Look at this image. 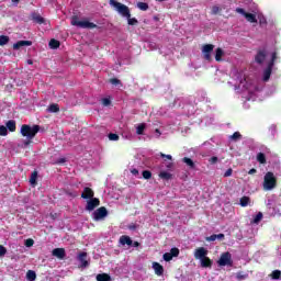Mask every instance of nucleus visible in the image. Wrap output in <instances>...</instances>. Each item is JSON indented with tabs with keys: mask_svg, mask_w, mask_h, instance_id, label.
Instances as JSON below:
<instances>
[{
	"mask_svg": "<svg viewBox=\"0 0 281 281\" xmlns=\"http://www.w3.org/2000/svg\"><path fill=\"white\" fill-rule=\"evenodd\" d=\"M41 131V125H27L23 124L21 126L20 133L22 137H26V139L23 142V148H27L30 144H32V139L38 135V132Z\"/></svg>",
	"mask_w": 281,
	"mask_h": 281,
	"instance_id": "f257e3e1",
	"label": "nucleus"
},
{
	"mask_svg": "<svg viewBox=\"0 0 281 281\" xmlns=\"http://www.w3.org/2000/svg\"><path fill=\"white\" fill-rule=\"evenodd\" d=\"M278 187V178L272 171H268L263 177L262 188L266 192L274 190Z\"/></svg>",
	"mask_w": 281,
	"mask_h": 281,
	"instance_id": "f03ea898",
	"label": "nucleus"
},
{
	"mask_svg": "<svg viewBox=\"0 0 281 281\" xmlns=\"http://www.w3.org/2000/svg\"><path fill=\"white\" fill-rule=\"evenodd\" d=\"M110 5L115 8L116 12H119V14H122L125 19H128L131 16V9H128L126 4H122V2H117L115 0H110Z\"/></svg>",
	"mask_w": 281,
	"mask_h": 281,
	"instance_id": "7ed1b4c3",
	"label": "nucleus"
},
{
	"mask_svg": "<svg viewBox=\"0 0 281 281\" xmlns=\"http://www.w3.org/2000/svg\"><path fill=\"white\" fill-rule=\"evenodd\" d=\"M71 25L82 27L83 30H95V27H98L95 23L89 21H80L76 15L71 18Z\"/></svg>",
	"mask_w": 281,
	"mask_h": 281,
	"instance_id": "20e7f679",
	"label": "nucleus"
},
{
	"mask_svg": "<svg viewBox=\"0 0 281 281\" xmlns=\"http://www.w3.org/2000/svg\"><path fill=\"white\" fill-rule=\"evenodd\" d=\"M220 267H233L234 260L232 259V254L229 251L223 252L217 260Z\"/></svg>",
	"mask_w": 281,
	"mask_h": 281,
	"instance_id": "39448f33",
	"label": "nucleus"
},
{
	"mask_svg": "<svg viewBox=\"0 0 281 281\" xmlns=\"http://www.w3.org/2000/svg\"><path fill=\"white\" fill-rule=\"evenodd\" d=\"M106 216H109V211L104 206L97 209L92 213L93 221H104V218H106Z\"/></svg>",
	"mask_w": 281,
	"mask_h": 281,
	"instance_id": "423d86ee",
	"label": "nucleus"
},
{
	"mask_svg": "<svg viewBox=\"0 0 281 281\" xmlns=\"http://www.w3.org/2000/svg\"><path fill=\"white\" fill-rule=\"evenodd\" d=\"M212 52H214V44H205V45H203L202 54H203L204 60H207L209 63H211V60H212Z\"/></svg>",
	"mask_w": 281,
	"mask_h": 281,
	"instance_id": "0eeeda50",
	"label": "nucleus"
},
{
	"mask_svg": "<svg viewBox=\"0 0 281 281\" xmlns=\"http://www.w3.org/2000/svg\"><path fill=\"white\" fill-rule=\"evenodd\" d=\"M235 12H237V14H241L243 16H245L248 23H258V19H256V14L247 13L243 8H237Z\"/></svg>",
	"mask_w": 281,
	"mask_h": 281,
	"instance_id": "6e6552de",
	"label": "nucleus"
},
{
	"mask_svg": "<svg viewBox=\"0 0 281 281\" xmlns=\"http://www.w3.org/2000/svg\"><path fill=\"white\" fill-rule=\"evenodd\" d=\"M95 207H100V199L90 198V200L87 201V205H86L87 212H93Z\"/></svg>",
	"mask_w": 281,
	"mask_h": 281,
	"instance_id": "1a4fd4ad",
	"label": "nucleus"
},
{
	"mask_svg": "<svg viewBox=\"0 0 281 281\" xmlns=\"http://www.w3.org/2000/svg\"><path fill=\"white\" fill-rule=\"evenodd\" d=\"M207 257V249L205 247H199L194 251V258L195 260H203Z\"/></svg>",
	"mask_w": 281,
	"mask_h": 281,
	"instance_id": "9d476101",
	"label": "nucleus"
},
{
	"mask_svg": "<svg viewBox=\"0 0 281 281\" xmlns=\"http://www.w3.org/2000/svg\"><path fill=\"white\" fill-rule=\"evenodd\" d=\"M93 196H95V192H93V189L89 187L83 188V191L81 193V199L90 200V199H93Z\"/></svg>",
	"mask_w": 281,
	"mask_h": 281,
	"instance_id": "9b49d317",
	"label": "nucleus"
},
{
	"mask_svg": "<svg viewBox=\"0 0 281 281\" xmlns=\"http://www.w3.org/2000/svg\"><path fill=\"white\" fill-rule=\"evenodd\" d=\"M266 58H267V50L265 49L258 50L257 55L255 56V63H257L258 65H262Z\"/></svg>",
	"mask_w": 281,
	"mask_h": 281,
	"instance_id": "f8f14e48",
	"label": "nucleus"
},
{
	"mask_svg": "<svg viewBox=\"0 0 281 281\" xmlns=\"http://www.w3.org/2000/svg\"><path fill=\"white\" fill-rule=\"evenodd\" d=\"M77 258L82 269H87V267H89V261H87V252L85 251L80 252Z\"/></svg>",
	"mask_w": 281,
	"mask_h": 281,
	"instance_id": "ddd939ff",
	"label": "nucleus"
},
{
	"mask_svg": "<svg viewBox=\"0 0 281 281\" xmlns=\"http://www.w3.org/2000/svg\"><path fill=\"white\" fill-rule=\"evenodd\" d=\"M53 256H55V258H58L59 260H65V256H67V254L65 252V248H55L52 251Z\"/></svg>",
	"mask_w": 281,
	"mask_h": 281,
	"instance_id": "4468645a",
	"label": "nucleus"
},
{
	"mask_svg": "<svg viewBox=\"0 0 281 281\" xmlns=\"http://www.w3.org/2000/svg\"><path fill=\"white\" fill-rule=\"evenodd\" d=\"M32 41H19L13 44V49H21V47H31Z\"/></svg>",
	"mask_w": 281,
	"mask_h": 281,
	"instance_id": "2eb2a0df",
	"label": "nucleus"
},
{
	"mask_svg": "<svg viewBox=\"0 0 281 281\" xmlns=\"http://www.w3.org/2000/svg\"><path fill=\"white\" fill-rule=\"evenodd\" d=\"M272 71L273 66L268 65V67L263 70V82H269Z\"/></svg>",
	"mask_w": 281,
	"mask_h": 281,
	"instance_id": "dca6fc26",
	"label": "nucleus"
},
{
	"mask_svg": "<svg viewBox=\"0 0 281 281\" xmlns=\"http://www.w3.org/2000/svg\"><path fill=\"white\" fill-rule=\"evenodd\" d=\"M153 269H154L156 276H164V266H161V263L154 261Z\"/></svg>",
	"mask_w": 281,
	"mask_h": 281,
	"instance_id": "f3484780",
	"label": "nucleus"
},
{
	"mask_svg": "<svg viewBox=\"0 0 281 281\" xmlns=\"http://www.w3.org/2000/svg\"><path fill=\"white\" fill-rule=\"evenodd\" d=\"M120 244L127 245L128 247H133V239H131V237H128V235H122L120 237Z\"/></svg>",
	"mask_w": 281,
	"mask_h": 281,
	"instance_id": "a211bd4d",
	"label": "nucleus"
},
{
	"mask_svg": "<svg viewBox=\"0 0 281 281\" xmlns=\"http://www.w3.org/2000/svg\"><path fill=\"white\" fill-rule=\"evenodd\" d=\"M32 21L38 25H43L45 23V18H42L38 13H32Z\"/></svg>",
	"mask_w": 281,
	"mask_h": 281,
	"instance_id": "6ab92c4d",
	"label": "nucleus"
},
{
	"mask_svg": "<svg viewBox=\"0 0 281 281\" xmlns=\"http://www.w3.org/2000/svg\"><path fill=\"white\" fill-rule=\"evenodd\" d=\"M5 126H7V130L10 131V133H14L16 131V121L9 120Z\"/></svg>",
	"mask_w": 281,
	"mask_h": 281,
	"instance_id": "aec40b11",
	"label": "nucleus"
},
{
	"mask_svg": "<svg viewBox=\"0 0 281 281\" xmlns=\"http://www.w3.org/2000/svg\"><path fill=\"white\" fill-rule=\"evenodd\" d=\"M223 56H225V52L223 48L218 47L215 49V60L216 63H221L223 60Z\"/></svg>",
	"mask_w": 281,
	"mask_h": 281,
	"instance_id": "412c9836",
	"label": "nucleus"
},
{
	"mask_svg": "<svg viewBox=\"0 0 281 281\" xmlns=\"http://www.w3.org/2000/svg\"><path fill=\"white\" fill-rule=\"evenodd\" d=\"M38 179V171L34 170L32 173H31V178H30V183L31 186H33V188H36L37 186V180Z\"/></svg>",
	"mask_w": 281,
	"mask_h": 281,
	"instance_id": "4be33fe9",
	"label": "nucleus"
},
{
	"mask_svg": "<svg viewBox=\"0 0 281 281\" xmlns=\"http://www.w3.org/2000/svg\"><path fill=\"white\" fill-rule=\"evenodd\" d=\"M200 261H201V267H203L204 269L212 268V259H210V257H204Z\"/></svg>",
	"mask_w": 281,
	"mask_h": 281,
	"instance_id": "5701e85b",
	"label": "nucleus"
},
{
	"mask_svg": "<svg viewBox=\"0 0 281 281\" xmlns=\"http://www.w3.org/2000/svg\"><path fill=\"white\" fill-rule=\"evenodd\" d=\"M183 164H186L191 170H194L196 168V165L194 164V160H192L189 157L182 158Z\"/></svg>",
	"mask_w": 281,
	"mask_h": 281,
	"instance_id": "b1692460",
	"label": "nucleus"
},
{
	"mask_svg": "<svg viewBox=\"0 0 281 281\" xmlns=\"http://www.w3.org/2000/svg\"><path fill=\"white\" fill-rule=\"evenodd\" d=\"M158 177L160 179H162L164 181H170V179H172V173H170L168 171H160Z\"/></svg>",
	"mask_w": 281,
	"mask_h": 281,
	"instance_id": "393cba45",
	"label": "nucleus"
},
{
	"mask_svg": "<svg viewBox=\"0 0 281 281\" xmlns=\"http://www.w3.org/2000/svg\"><path fill=\"white\" fill-rule=\"evenodd\" d=\"M249 203H251V199L247 195L241 196L239 200V204L241 207H247V205H249Z\"/></svg>",
	"mask_w": 281,
	"mask_h": 281,
	"instance_id": "a878e982",
	"label": "nucleus"
},
{
	"mask_svg": "<svg viewBox=\"0 0 281 281\" xmlns=\"http://www.w3.org/2000/svg\"><path fill=\"white\" fill-rule=\"evenodd\" d=\"M58 111H60V106L57 103H52L47 109L48 113H58Z\"/></svg>",
	"mask_w": 281,
	"mask_h": 281,
	"instance_id": "bb28decb",
	"label": "nucleus"
},
{
	"mask_svg": "<svg viewBox=\"0 0 281 281\" xmlns=\"http://www.w3.org/2000/svg\"><path fill=\"white\" fill-rule=\"evenodd\" d=\"M97 281H111V276L108 273L97 274Z\"/></svg>",
	"mask_w": 281,
	"mask_h": 281,
	"instance_id": "cd10ccee",
	"label": "nucleus"
},
{
	"mask_svg": "<svg viewBox=\"0 0 281 281\" xmlns=\"http://www.w3.org/2000/svg\"><path fill=\"white\" fill-rule=\"evenodd\" d=\"M50 49H58L60 47V42L58 40H50L48 43Z\"/></svg>",
	"mask_w": 281,
	"mask_h": 281,
	"instance_id": "c85d7f7f",
	"label": "nucleus"
},
{
	"mask_svg": "<svg viewBox=\"0 0 281 281\" xmlns=\"http://www.w3.org/2000/svg\"><path fill=\"white\" fill-rule=\"evenodd\" d=\"M26 280L35 281L36 280V272L34 270H29L26 272Z\"/></svg>",
	"mask_w": 281,
	"mask_h": 281,
	"instance_id": "c756f323",
	"label": "nucleus"
},
{
	"mask_svg": "<svg viewBox=\"0 0 281 281\" xmlns=\"http://www.w3.org/2000/svg\"><path fill=\"white\" fill-rule=\"evenodd\" d=\"M10 43V37L8 35H0V47L8 45Z\"/></svg>",
	"mask_w": 281,
	"mask_h": 281,
	"instance_id": "7c9ffc66",
	"label": "nucleus"
},
{
	"mask_svg": "<svg viewBox=\"0 0 281 281\" xmlns=\"http://www.w3.org/2000/svg\"><path fill=\"white\" fill-rule=\"evenodd\" d=\"M257 161L262 165L267 164V156L263 153L257 154Z\"/></svg>",
	"mask_w": 281,
	"mask_h": 281,
	"instance_id": "2f4dec72",
	"label": "nucleus"
},
{
	"mask_svg": "<svg viewBox=\"0 0 281 281\" xmlns=\"http://www.w3.org/2000/svg\"><path fill=\"white\" fill-rule=\"evenodd\" d=\"M144 131H146V124L142 123L136 127L137 135H144Z\"/></svg>",
	"mask_w": 281,
	"mask_h": 281,
	"instance_id": "473e14b6",
	"label": "nucleus"
},
{
	"mask_svg": "<svg viewBox=\"0 0 281 281\" xmlns=\"http://www.w3.org/2000/svg\"><path fill=\"white\" fill-rule=\"evenodd\" d=\"M262 212H259L254 220L251 221L252 224L258 225V223H260V221H262Z\"/></svg>",
	"mask_w": 281,
	"mask_h": 281,
	"instance_id": "72a5a7b5",
	"label": "nucleus"
},
{
	"mask_svg": "<svg viewBox=\"0 0 281 281\" xmlns=\"http://www.w3.org/2000/svg\"><path fill=\"white\" fill-rule=\"evenodd\" d=\"M137 9L142 10L143 12H146V10H148V3H146V2H138L137 3Z\"/></svg>",
	"mask_w": 281,
	"mask_h": 281,
	"instance_id": "f704fd0d",
	"label": "nucleus"
},
{
	"mask_svg": "<svg viewBox=\"0 0 281 281\" xmlns=\"http://www.w3.org/2000/svg\"><path fill=\"white\" fill-rule=\"evenodd\" d=\"M243 138V135L240 134V132H235L232 136H231V139L233 142H238V139H241Z\"/></svg>",
	"mask_w": 281,
	"mask_h": 281,
	"instance_id": "c9c22d12",
	"label": "nucleus"
},
{
	"mask_svg": "<svg viewBox=\"0 0 281 281\" xmlns=\"http://www.w3.org/2000/svg\"><path fill=\"white\" fill-rule=\"evenodd\" d=\"M271 278H272V280H280V278H281V271H280V270H274V271H272Z\"/></svg>",
	"mask_w": 281,
	"mask_h": 281,
	"instance_id": "e433bc0d",
	"label": "nucleus"
},
{
	"mask_svg": "<svg viewBox=\"0 0 281 281\" xmlns=\"http://www.w3.org/2000/svg\"><path fill=\"white\" fill-rule=\"evenodd\" d=\"M128 25H138L139 21L136 18H126Z\"/></svg>",
	"mask_w": 281,
	"mask_h": 281,
	"instance_id": "4c0bfd02",
	"label": "nucleus"
},
{
	"mask_svg": "<svg viewBox=\"0 0 281 281\" xmlns=\"http://www.w3.org/2000/svg\"><path fill=\"white\" fill-rule=\"evenodd\" d=\"M170 255L172 258H178L179 257V248L175 247L170 249Z\"/></svg>",
	"mask_w": 281,
	"mask_h": 281,
	"instance_id": "58836bf2",
	"label": "nucleus"
},
{
	"mask_svg": "<svg viewBox=\"0 0 281 281\" xmlns=\"http://www.w3.org/2000/svg\"><path fill=\"white\" fill-rule=\"evenodd\" d=\"M8 135V127L4 125L0 126V137H5Z\"/></svg>",
	"mask_w": 281,
	"mask_h": 281,
	"instance_id": "ea45409f",
	"label": "nucleus"
},
{
	"mask_svg": "<svg viewBox=\"0 0 281 281\" xmlns=\"http://www.w3.org/2000/svg\"><path fill=\"white\" fill-rule=\"evenodd\" d=\"M276 60H278V53H272L271 60L268 65H271L273 67L276 65Z\"/></svg>",
	"mask_w": 281,
	"mask_h": 281,
	"instance_id": "a19ab883",
	"label": "nucleus"
},
{
	"mask_svg": "<svg viewBox=\"0 0 281 281\" xmlns=\"http://www.w3.org/2000/svg\"><path fill=\"white\" fill-rule=\"evenodd\" d=\"M109 139H110V142H117V139H120V135H117L115 133H110Z\"/></svg>",
	"mask_w": 281,
	"mask_h": 281,
	"instance_id": "79ce46f5",
	"label": "nucleus"
},
{
	"mask_svg": "<svg viewBox=\"0 0 281 281\" xmlns=\"http://www.w3.org/2000/svg\"><path fill=\"white\" fill-rule=\"evenodd\" d=\"M143 178H145L146 180L151 179L153 178V172H150V170H144L143 171Z\"/></svg>",
	"mask_w": 281,
	"mask_h": 281,
	"instance_id": "37998d69",
	"label": "nucleus"
},
{
	"mask_svg": "<svg viewBox=\"0 0 281 281\" xmlns=\"http://www.w3.org/2000/svg\"><path fill=\"white\" fill-rule=\"evenodd\" d=\"M162 258L165 262H170V260H172V255L170 252H165Z\"/></svg>",
	"mask_w": 281,
	"mask_h": 281,
	"instance_id": "c03bdc74",
	"label": "nucleus"
},
{
	"mask_svg": "<svg viewBox=\"0 0 281 281\" xmlns=\"http://www.w3.org/2000/svg\"><path fill=\"white\" fill-rule=\"evenodd\" d=\"M110 83L117 87V85H122V81L117 78H112V79H110Z\"/></svg>",
	"mask_w": 281,
	"mask_h": 281,
	"instance_id": "a18cd8bd",
	"label": "nucleus"
},
{
	"mask_svg": "<svg viewBox=\"0 0 281 281\" xmlns=\"http://www.w3.org/2000/svg\"><path fill=\"white\" fill-rule=\"evenodd\" d=\"M205 240L207 243H214V240H216V234H213V235L206 237Z\"/></svg>",
	"mask_w": 281,
	"mask_h": 281,
	"instance_id": "49530a36",
	"label": "nucleus"
},
{
	"mask_svg": "<svg viewBox=\"0 0 281 281\" xmlns=\"http://www.w3.org/2000/svg\"><path fill=\"white\" fill-rule=\"evenodd\" d=\"M102 104H103V106H110V104H111V99H109V98L102 99Z\"/></svg>",
	"mask_w": 281,
	"mask_h": 281,
	"instance_id": "de8ad7c7",
	"label": "nucleus"
},
{
	"mask_svg": "<svg viewBox=\"0 0 281 281\" xmlns=\"http://www.w3.org/2000/svg\"><path fill=\"white\" fill-rule=\"evenodd\" d=\"M25 246H26V247H34V239H32V238L26 239Z\"/></svg>",
	"mask_w": 281,
	"mask_h": 281,
	"instance_id": "09e8293b",
	"label": "nucleus"
},
{
	"mask_svg": "<svg viewBox=\"0 0 281 281\" xmlns=\"http://www.w3.org/2000/svg\"><path fill=\"white\" fill-rule=\"evenodd\" d=\"M5 254H8V249H5V247H3L2 245H0V257H1V256H5Z\"/></svg>",
	"mask_w": 281,
	"mask_h": 281,
	"instance_id": "8fccbe9b",
	"label": "nucleus"
},
{
	"mask_svg": "<svg viewBox=\"0 0 281 281\" xmlns=\"http://www.w3.org/2000/svg\"><path fill=\"white\" fill-rule=\"evenodd\" d=\"M234 169L229 168L224 172V177H232Z\"/></svg>",
	"mask_w": 281,
	"mask_h": 281,
	"instance_id": "3c124183",
	"label": "nucleus"
},
{
	"mask_svg": "<svg viewBox=\"0 0 281 281\" xmlns=\"http://www.w3.org/2000/svg\"><path fill=\"white\" fill-rule=\"evenodd\" d=\"M220 12H221V8L220 7L214 5L212 8V14H218Z\"/></svg>",
	"mask_w": 281,
	"mask_h": 281,
	"instance_id": "603ef678",
	"label": "nucleus"
},
{
	"mask_svg": "<svg viewBox=\"0 0 281 281\" xmlns=\"http://www.w3.org/2000/svg\"><path fill=\"white\" fill-rule=\"evenodd\" d=\"M160 157H161L162 159H169L170 161H172V156H170V155H166V154H164V153H160Z\"/></svg>",
	"mask_w": 281,
	"mask_h": 281,
	"instance_id": "864d4df0",
	"label": "nucleus"
},
{
	"mask_svg": "<svg viewBox=\"0 0 281 281\" xmlns=\"http://www.w3.org/2000/svg\"><path fill=\"white\" fill-rule=\"evenodd\" d=\"M216 239L217 240H225V234H223V233L217 234Z\"/></svg>",
	"mask_w": 281,
	"mask_h": 281,
	"instance_id": "5fc2aeb1",
	"label": "nucleus"
},
{
	"mask_svg": "<svg viewBox=\"0 0 281 281\" xmlns=\"http://www.w3.org/2000/svg\"><path fill=\"white\" fill-rule=\"evenodd\" d=\"M66 194H67L68 196H72V199H76V196H78L77 193H74V192H70V191H66Z\"/></svg>",
	"mask_w": 281,
	"mask_h": 281,
	"instance_id": "6e6d98bb",
	"label": "nucleus"
},
{
	"mask_svg": "<svg viewBox=\"0 0 281 281\" xmlns=\"http://www.w3.org/2000/svg\"><path fill=\"white\" fill-rule=\"evenodd\" d=\"M210 161H211V164H216L218 161V157L213 156V157H211Z\"/></svg>",
	"mask_w": 281,
	"mask_h": 281,
	"instance_id": "4d7b16f0",
	"label": "nucleus"
},
{
	"mask_svg": "<svg viewBox=\"0 0 281 281\" xmlns=\"http://www.w3.org/2000/svg\"><path fill=\"white\" fill-rule=\"evenodd\" d=\"M256 172H257V170H256L255 168H252V169H250V170L248 171V175H256Z\"/></svg>",
	"mask_w": 281,
	"mask_h": 281,
	"instance_id": "13d9d810",
	"label": "nucleus"
},
{
	"mask_svg": "<svg viewBox=\"0 0 281 281\" xmlns=\"http://www.w3.org/2000/svg\"><path fill=\"white\" fill-rule=\"evenodd\" d=\"M65 161H67L66 158H60L59 160H57V164H65Z\"/></svg>",
	"mask_w": 281,
	"mask_h": 281,
	"instance_id": "bf43d9fd",
	"label": "nucleus"
},
{
	"mask_svg": "<svg viewBox=\"0 0 281 281\" xmlns=\"http://www.w3.org/2000/svg\"><path fill=\"white\" fill-rule=\"evenodd\" d=\"M132 175H135V176L139 175V170H137V169H132Z\"/></svg>",
	"mask_w": 281,
	"mask_h": 281,
	"instance_id": "052dcab7",
	"label": "nucleus"
},
{
	"mask_svg": "<svg viewBox=\"0 0 281 281\" xmlns=\"http://www.w3.org/2000/svg\"><path fill=\"white\" fill-rule=\"evenodd\" d=\"M132 247H139V241H132Z\"/></svg>",
	"mask_w": 281,
	"mask_h": 281,
	"instance_id": "680f3d73",
	"label": "nucleus"
},
{
	"mask_svg": "<svg viewBox=\"0 0 281 281\" xmlns=\"http://www.w3.org/2000/svg\"><path fill=\"white\" fill-rule=\"evenodd\" d=\"M175 165L172 164V162H169L168 165H167V168L170 170V168H172Z\"/></svg>",
	"mask_w": 281,
	"mask_h": 281,
	"instance_id": "e2e57ef3",
	"label": "nucleus"
},
{
	"mask_svg": "<svg viewBox=\"0 0 281 281\" xmlns=\"http://www.w3.org/2000/svg\"><path fill=\"white\" fill-rule=\"evenodd\" d=\"M154 21H159V16H154Z\"/></svg>",
	"mask_w": 281,
	"mask_h": 281,
	"instance_id": "0e129e2a",
	"label": "nucleus"
},
{
	"mask_svg": "<svg viewBox=\"0 0 281 281\" xmlns=\"http://www.w3.org/2000/svg\"><path fill=\"white\" fill-rule=\"evenodd\" d=\"M12 1V3H19V1H21V0H11Z\"/></svg>",
	"mask_w": 281,
	"mask_h": 281,
	"instance_id": "69168bd1",
	"label": "nucleus"
},
{
	"mask_svg": "<svg viewBox=\"0 0 281 281\" xmlns=\"http://www.w3.org/2000/svg\"><path fill=\"white\" fill-rule=\"evenodd\" d=\"M27 64H29V65H33L32 59H29V60H27Z\"/></svg>",
	"mask_w": 281,
	"mask_h": 281,
	"instance_id": "338daca9",
	"label": "nucleus"
},
{
	"mask_svg": "<svg viewBox=\"0 0 281 281\" xmlns=\"http://www.w3.org/2000/svg\"><path fill=\"white\" fill-rule=\"evenodd\" d=\"M130 229H135V226L130 227Z\"/></svg>",
	"mask_w": 281,
	"mask_h": 281,
	"instance_id": "774afa93",
	"label": "nucleus"
}]
</instances>
